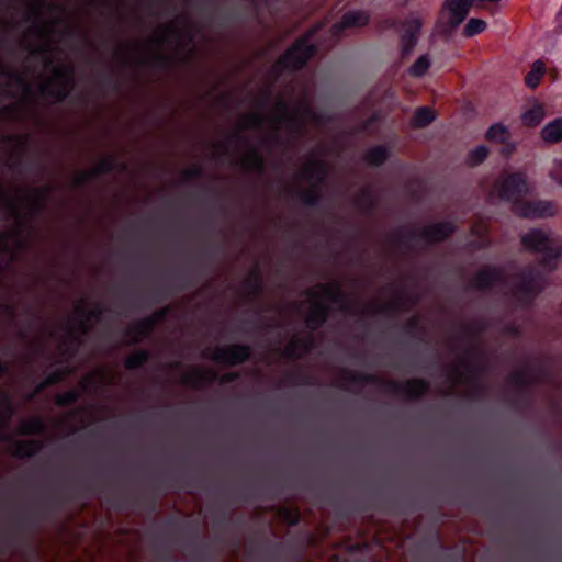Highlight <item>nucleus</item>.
I'll return each instance as SVG.
<instances>
[{"label":"nucleus","mask_w":562,"mask_h":562,"mask_svg":"<svg viewBox=\"0 0 562 562\" xmlns=\"http://www.w3.org/2000/svg\"><path fill=\"white\" fill-rule=\"evenodd\" d=\"M509 132L506 126L502 124H494L492 125L487 132L486 137L490 140L497 142V143H505L509 139Z\"/></svg>","instance_id":"cd10ccee"},{"label":"nucleus","mask_w":562,"mask_h":562,"mask_svg":"<svg viewBox=\"0 0 562 562\" xmlns=\"http://www.w3.org/2000/svg\"><path fill=\"white\" fill-rule=\"evenodd\" d=\"M340 288L337 283L317 285L307 293L306 323L310 327L321 325L331 304H340Z\"/></svg>","instance_id":"39448f33"},{"label":"nucleus","mask_w":562,"mask_h":562,"mask_svg":"<svg viewBox=\"0 0 562 562\" xmlns=\"http://www.w3.org/2000/svg\"><path fill=\"white\" fill-rule=\"evenodd\" d=\"M241 165L248 170H258L262 165V160L258 153L254 149L246 153L241 158Z\"/></svg>","instance_id":"c756f323"},{"label":"nucleus","mask_w":562,"mask_h":562,"mask_svg":"<svg viewBox=\"0 0 562 562\" xmlns=\"http://www.w3.org/2000/svg\"><path fill=\"white\" fill-rule=\"evenodd\" d=\"M453 231V226L450 223H438L428 226L425 232V239L428 241H439L446 238Z\"/></svg>","instance_id":"a211bd4d"},{"label":"nucleus","mask_w":562,"mask_h":562,"mask_svg":"<svg viewBox=\"0 0 562 562\" xmlns=\"http://www.w3.org/2000/svg\"><path fill=\"white\" fill-rule=\"evenodd\" d=\"M314 52L315 47L310 42V37H304L280 58L278 67L290 70L297 69L313 56Z\"/></svg>","instance_id":"6e6552de"},{"label":"nucleus","mask_w":562,"mask_h":562,"mask_svg":"<svg viewBox=\"0 0 562 562\" xmlns=\"http://www.w3.org/2000/svg\"><path fill=\"white\" fill-rule=\"evenodd\" d=\"M544 114L543 106L535 104L522 114L521 120L526 126H536L543 120Z\"/></svg>","instance_id":"4be33fe9"},{"label":"nucleus","mask_w":562,"mask_h":562,"mask_svg":"<svg viewBox=\"0 0 562 562\" xmlns=\"http://www.w3.org/2000/svg\"><path fill=\"white\" fill-rule=\"evenodd\" d=\"M434 119H435V114L431 109L420 108L415 112V114L412 119V124L415 127H424V126L428 125L429 123H431L434 121Z\"/></svg>","instance_id":"a878e982"},{"label":"nucleus","mask_w":562,"mask_h":562,"mask_svg":"<svg viewBox=\"0 0 562 562\" xmlns=\"http://www.w3.org/2000/svg\"><path fill=\"white\" fill-rule=\"evenodd\" d=\"M110 169H112V161L110 159H105V160L100 162V165L98 166L95 171H93V172H86V173L80 175L79 178L77 179V182L85 181L86 179L92 177V175L95 173V172H104V171H108Z\"/></svg>","instance_id":"e433bc0d"},{"label":"nucleus","mask_w":562,"mask_h":562,"mask_svg":"<svg viewBox=\"0 0 562 562\" xmlns=\"http://www.w3.org/2000/svg\"><path fill=\"white\" fill-rule=\"evenodd\" d=\"M326 175L324 165L316 159H308L299 176L300 194L306 203H313L317 196L318 186Z\"/></svg>","instance_id":"423d86ee"},{"label":"nucleus","mask_w":562,"mask_h":562,"mask_svg":"<svg viewBox=\"0 0 562 562\" xmlns=\"http://www.w3.org/2000/svg\"><path fill=\"white\" fill-rule=\"evenodd\" d=\"M214 378L213 374L209 372H204L199 369H191L184 376L183 382L186 384L198 386L206 381H210Z\"/></svg>","instance_id":"b1692460"},{"label":"nucleus","mask_w":562,"mask_h":562,"mask_svg":"<svg viewBox=\"0 0 562 562\" xmlns=\"http://www.w3.org/2000/svg\"><path fill=\"white\" fill-rule=\"evenodd\" d=\"M517 216L530 220L552 217L557 214V207L550 201L524 199L513 211Z\"/></svg>","instance_id":"1a4fd4ad"},{"label":"nucleus","mask_w":562,"mask_h":562,"mask_svg":"<svg viewBox=\"0 0 562 562\" xmlns=\"http://www.w3.org/2000/svg\"><path fill=\"white\" fill-rule=\"evenodd\" d=\"M281 517L290 525H293L297 521L296 513H293V512L284 510L281 514Z\"/></svg>","instance_id":"a19ab883"},{"label":"nucleus","mask_w":562,"mask_h":562,"mask_svg":"<svg viewBox=\"0 0 562 562\" xmlns=\"http://www.w3.org/2000/svg\"><path fill=\"white\" fill-rule=\"evenodd\" d=\"M552 234V231L533 228L521 236V244L526 249L543 255Z\"/></svg>","instance_id":"f8f14e48"},{"label":"nucleus","mask_w":562,"mask_h":562,"mask_svg":"<svg viewBox=\"0 0 562 562\" xmlns=\"http://www.w3.org/2000/svg\"><path fill=\"white\" fill-rule=\"evenodd\" d=\"M546 66L544 63L541 60H536L530 71L525 77V83L527 87L535 89L539 86L541 78L544 75Z\"/></svg>","instance_id":"412c9836"},{"label":"nucleus","mask_w":562,"mask_h":562,"mask_svg":"<svg viewBox=\"0 0 562 562\" xmlns=\"http://www.w3.org/2000/svg\"><path fill=\"white\" fill-rule=\"evenodd\" d=\"M422 27V21L417 18L407 20L401 33V46L405 54H408L417 43V35Z\"/></svg>","instance_id":"4468645a"},{"label":"nucleus","mask_w":562,"mask_h":562,"mask_svg":"<svg viewBox=\"0 0 562 562\" xmlns=\"http://www.w3.org/2000/svg\"><path fill=\"white\" fill-rule=\"evenodd\" d=\"M249 356L248 348L241 346H229L217 348L211 353V359L218 363L235 364L244 361Z\"/></svg>","instance_id":"ddd939ff"},{"label":"nucleus","mask_w":562,"mask_h":562,"mask_svg":"<svg viewBox=\"0 0 562 562\" xmlns=\"http://www.w3.org/2000/svg\"><path fill=\"white\" fill-rule=\"evenodd\" d=\"M487 24L482 19L472 18L468 21L463 29V34L467 37H472L476 34L482 33L486 29Z\"/></svg>","instance_id":"c85d7f7f"},{"label":"nucleus","mask_w":562,"mask_h":562,"mask_svg":"<svg viewBox=\"0 0 562 562\" xmlns=\"http://www.w3.org/2000/svg\"><path fill=\"white\" fill-rule=\"evenodd\" d=\"M475 0H445V9L448 13L447 23L451 30L456 29L468 15Z\"/></svg>","instance_id":"9b49d317"},{"label":"nucleus","mask_w":562,"mask_h":562,"mask_svg":"<svg viewBox=\"0 0 562 562\" xmlns=\"http://www.w3.org/2000/svg\"><path fill=\"white\" fill-rule=\"evenodd\" d=\"M2 371V367L0 366V372Z\"/></svg>","instance_id":"a18cd8bd"},{"label":"nucleus","mask_w":562,"mask_h":562,"mask_svg":"<svg viewBox=\"0 0 562 562\" xmlns=\"http://www.w3.org/2000/svg\"><path fill=\"white\" fill-rule=\"evenodd\" d=\"M390 156V153L384 146H376L371 148L366 156L368 164L370 165H381Z\"/></svg>","instance_id":"bb28decb"},{"label":"nucleus","mask_w":562,"mask_h":562,"mask_svg":"<svg viewBox=\"0 0 562 562\" xmlns=\"http://www.w3.org/2000/svg\"><path fill=\"white\" fill-rule=\"evenodd\" d=\"M547 265L555 266L558 260H562V235L553 232L550 241L543 254Z\"/></svg>","instance_id":"dca6fc26"},{"label":"nucleus","mask_w":562,"mask_h":562,"mask_svg":"<svg viewBox=\"0 0 562 562\" xmlns=\"http://www.w3.org/2000/svg\"><path fill=\"white\" fill-rule=\"evenodd\" d=\"M495 192L497 195L509 202L513 210L529 192L526 179L520 173H504L495 183Z\"/></svg>","instance_id":"0eeeda50"},{"label":"nucleus","mask_w":562,"mask_h":562,"mask_svg":"<svg viewBox=\"0 0 562 562\" xmlns=\"http://www.w3.org/2000/svg\"><path fill=\"white\" fill-rule=\"evenodd\" d=\"M369 21V16L366 12L363 11H351V12H348L346 13L341 21H339L338 23H336L333 29H331V32L334 35H337L339 34L342 30L347 29V27H360V26H363L368 23Z\"/></svg>","instance_id":"2eb2a0df"},{"label":"nucleus","mask_w":562,"mask_h":562,"mask_svg":"<svg viewBox=\"0 0 562 562\" xmlns=\"http://www.w3.org/2000/svg\"><path fill=\"white\" fill-rule=\"evenodd\" d=\"M4 420L3 418L0 416V440L3 439V431H4Z\"/></svg>","instance_id":"37998d69"},{"label":"nucleus","mask_w":562,"mask_h":562,"mask_svg":"<svg viewBox=\"0 0 562 562\" xmlns=\"http://www.w3.org/2000/svg\"><path fill=\"white\" fill-rule=\"evenodd\" d=\"M154 323V319H145L143 322H140L137 326H136V329L138 330V333L134 334L133 337L131 338L132 341H137L142 338V335H144L151 326V324Z\"/></svg>","instance_id":"58836bf2"},{"label":"nucleus","mask_w":562,"mask_h":562,"mask_svg":"<svg viewBox=\"0 0 562 562\" xmlns=\"http://www.w3.org/2000/svg\"><path fill=\"white\" fill-rule=\"evenodd\" d=\"M59 380V376H57L56 374H52L50 376H48L47 381H46V384H52V383H55Z\"/></svg>","instance_id":"79ce46f5"},{"label":"nucleus","mask_w":562,"mask_h":562,"mask_svg":"<svg viewBox=\"0 0 562 562\" xmlns=\"http://www.w3.org/2000/svg\"><path fill=\"white\" fill-rule=\"evenodd\" d=\"M97 306H92L88 301L81 300L75 306L74 318L71 321L69 337L74 338L77 334H83L88 330L90 321L99 313Z\"/></svg>","instance_id":"9d476101"},{"label":"nucleus","mask_w":562,"mask_h":562,"mask_svg":"<svg viewBox=\"0 0 562 562\" xmlns=\"http://www.w3.org/2000/svg\"><path fill=\"white\" fill-rule=\"evenodd\" d=\"M427 389V385L420 380H413L406 382L404 392L411 396H418L423 394Z\"/></svg>","instance_id":"7c9ffc66"},{"label":"nucleus","mask_w":562,"mask_h":562,"mask_svg":"<svg viewBox=\"0 0 562 562\" xmlns=\"http://www.w3.org/2000/svg\"><path fill=\"white\" fill-rule=\"evenodd\" d=\"M497 277H498V273L495 270H492V269L482 270L477 274L476 285L482 286V288L487 286V285L492 284Z\"/></svg>","instance_id":"2f4dec72"},{"label":"nucleus","mask_w":562,"mask_h":562,"mask_svg":"<svg viewBox=\"0 0 562 562\" xmlns=\"http://www.w3.org/2000/svg\"><path fill=\"white\" fill-rule=\"evenodd\" d=\"M38 449L40 446L35 441H16L13 445L12 452L15 456L29 457L34 454Z\"/></svg>","instance_id":"393cba45"},{"label":"nucleus","mask_w":562,"mask_h":562,"mask_svg":"<svg viewBox=\"0 0 562 562\" xmlns=\"http://www.w3.org/2000/svg\"><path fill=\"white\" fill-rule=\"evenodd\" d=\"M44 8L37 5L32 9L29 19L33 25L24 35L23 43L31 50L32 55L38 53L44 63V72L48 77L38 83L41 93L45 97L61 100L71 88V70L64 64L65 54L57 46L65 34L57 33V30L66 25L55 19L44 20Z\"/></svg>","instance_id":"f257e3e1"},{"label":"nucleus","mask_w":562,"mask_h":562,"mask_svg":"<svg viewBox=\"0 0 562 562\" xmlns=\"http://www.w3.org/2000/svg\"><path fill=\"white\" fill-rule=\"evenodd\" d=\"M46 192L43 190H15L13 193L0 184V200H10L9 210L13 227L0 235V249L10 258L21 249L30 235L29 216L36 212L44 199Z\"/></svg>","instance_id":"f03ea898"},{"label":"nucleus","mask_w":562,"mask_h":562,"mask_svg":"<svg viewBox=\"0 0 562 562\" xmlns=\"http://www.w3.org/2000/svg\"><path fill=\"white\" fill-rule=\"evenodd\" d=\"M431 65V58L429 55L425 54L419 56L416 61L409 67L408 72L412 77H423Z\"/></svg>","instance_id":"5701e85b"},{"label":"nucleus","mask_w":562,"mask_h":562,"mask_svg":"<svg viewBox=\"0 0 562 562\" xmlns=\"http://www.w3.org/2000/svg\"><path fill=\"white\" fill-rule=\"evenodd\" d=\"M549 176L553 181L562 186V158H557L552 161Z\"/></svg>","instance_id":"f704fd0d"},{"label":"nucleus","mask_w":562,"mask_h":562,"mask_svg":"<svg viewBox=\"0 0 562 562\" xmlns=\"http://www.w3.org/2000/svg\"><path fill=\"white\" fill-rule=\"evenodd\" d=\"M77 394L75 392H67L57 396V403L63 405L75 401Z\"/></svg>","instance_id":"ea45409f"},{"label":"nucleus","mask_w":562,"mask_h":562,"mask_svg":"<svg viewBox=\"0 0 562 562\" xmlns=\"http://www.w3.org/2000/svg\"><path fill=\"white\" fill-rule=\"evenodd\" d=\"M310 348V344L307 341H303L299 345L296 339H293L290 345L286 347V353L291 357H300L304 352H306Z\"/></svg>","instance_id":"473e14b6"},{"label":"nucleus","mask_w":562,"mask_h":562,"mask_svg":"<svg viewBox=\"0 0 562 562\" xmlns=\"http://www.w3.org/2000/svg\"><path fill=\"white\" fill-rule=\"evenodd\" d=\"M192 29L184 19L159 29L144 46L147 59L158 61L186 60L192 52Z\"/></svg>","instance_id":"7ed1b4c3"},{"label":"nucleus","mask_w":562,"mask_h":562,"mask_svg":"<svg viewBox=\"0 0 562 562\" xmlns=\"http://www.w3.org/2000/svg\"><path fill=\"white\" fill-rule=\"evenodd\" d=\"M544 142L555 144L562 140V119H555L546 124L541 130Z\"/></svg>","instance_id":"f3484780"},{"label":"nucleus","mask_w":562,"mask_h":562,"mask_svg":"<svg viewBox=\"0 0 562 562\" xmlns=\"http://www.w3.org/2000/svg\"><path fill=\"white\" fill-rule=\"evenodd\" d=\"M145 360H146V353L143 351H137L126 358L125 366L128 369H134V368L142 366L145 362Z\"/></svg>","instance_id":"c9c22d12"},{"label":"nucleus","mask_w":562,"mask_h":562,"mask_svg":"<svg viewBox=\"0 0 562 562\" xmlns=\"http://www.w3.org/2000/svg\"><path fill=\"white\" fill-rule=\"evenodd\" d=\"M487 157V148L484 146H479L470 154V161L473 165L482 162Z\"/></svg>","instance_id":"4c0bfd02"},{"label":"nucleus","mask_w":562,"mask_h":562,"mask_svg":"<svg viewBox=\"0 0 562 562\" xmlns=\"http://www.w3.org/2000/svg\"><path fill=\"white\" fill-rule=\"evenodd\" d=\"M311 114L310 109L304 106L290 116L285 106L278 103L269 119L262 120L257 114H249L240 119L238 126L240 130H269L273 134L271 138H281L282 132L290 134L299 124L307 122Z\"/></svg>","instance_id":"20e7f679"},{"label":"nucleus","mask_w":562,"mask_h":562,"mask_svg":"<svg viewBox=\"0 0 562 562\" xmlns=\"http://www.w3.org/2000/svg\"><path fill=\"white\" fill-rule=\"evenodd\" d=\"M112 379L113 376L109 370L100 369L91 373L89 376L85 378V380L82 381V387H94L100 384L109 383L112 381Z\"/></svg>","instance_id":"aec40b11"},{"label":"nucleus","mask_w":562,"mask_h":562,"mask_svg":"<svg viewBox=\"0 0 562 562\" xmlns=\"http://www.w3.org/2000/svg\"><path fill=\"white\" fill-rule=\"evenodd\" d=\"M43 429V424L37 418H31L21 423L20 430L23 434H34Z\"/></svg>","instance_id":"72a5a7b5"},{"label":"nucleus","mask_w":562,"mask_h":562,"mask_svg":"<svg viewBox=\"0 0 562 562\" xmlns=\"http://www.w3.org/2000/svg\"><path fill=\"white\" fill-rule=\"evenodd\" d=\"M1 80L8 82L10 86L14 85L15 88L8 87L3 89L4 92L10 94H25L29 92L30 87L24 78L21 77H11L8 72H1Z\"/></svg>","instance_id":"6ab92c4d"},{"label":"nucleus","mask_w":562,"mask_h":562,"mask_svg":"<svg viewBox=\"0 0 562 562\" xmlns=\"http://www.w3.org/2000/svg\"><path fill=\"white\" fill-rule=\"evenodd\" d=\"M540 289H541V284H540V282H538V281H537V282L531 286L530 291H531V292H538Z\"/></svg>","instance_id":"c03bdc74"}]
</instances>
